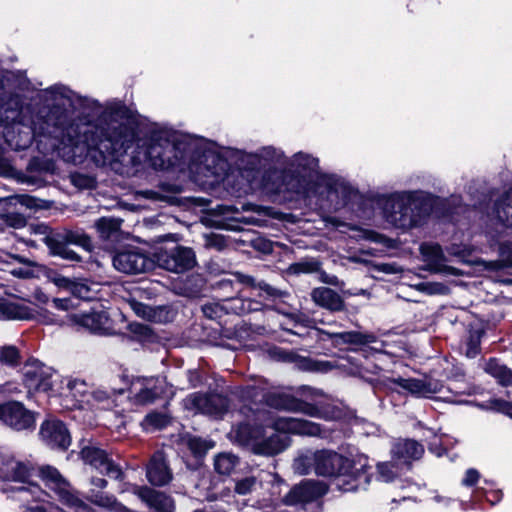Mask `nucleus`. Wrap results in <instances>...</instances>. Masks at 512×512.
<instances>
[{"label": "nucleus", "mask_w": 512, "mask_h": 512, "mask_svg": "<svg viewBox=\"0 0 512 512\" xmlns=\"http://www.w3.org/2000/svg\"><path fill=\"white\" fill-rule=\"evenodd\" d=\"M10 273L19 278H29L33 275L32 270L29 267H20L10 270Z\"/></svg>", "instance_id": "54"}, {"label": "nucleus", "mask_w": 512, "mask_h": 512, "mask_svg": "<svg viewBox=\"0 0 512 512\" xmlns=\"http://www.w3.org/2000/svg\"><path fill=\"white\" fill-rule=\"evenodd\" d=\"M40 474L45 485L54 490L61 502L67 507L68 510L65 512H91V508L74 495L69 484L55 468L50 466L43 467L40 470Z\"/></svg>", "instance_id": "7"}, {"label": "nucleus", "mask_w": 512, "mask_h": 512, "mask_svg": "<svg viewBox=\"0 0 512 512\" xmlns=\"http://www.w3.org/2000/svg\"><path fill=\"white\" fill-rule=\"evenodd\" d=\"M415 289L428 295H441L448 292L444 284L436 282H422L415 285Z\"/></svg>", "instance_id": "41"}, {"label": "nucleus", "mask_w": 512, "mask_h": 512, "mask_svg": "<svg viewBox=\"0 0 512 512\" xmlns=\"http://www.w3.org/2000/svg\"><path fill=\"white\" fill-rule=\"evenodd\" d=\"M329 338L334 340L335 344L351 343V344H370L375 342V336L373 334H364L360 332H341V333H329L324 332Z\"/></svg>", "instance_id": "30"}, {"label": "nucleus", "mask_w": 512, "mask_h": 512, "mask_svg": "<svg viewBox=\"0 0 512 512\" xmlns=\"http://www.w3.org/2000/svg\"><path fill=\"white\" fill-rule=\"evenodd\" d=\"M496 212L502 222L512 227V190L508 191L497 204Z\"/></svg>", "instance_id": "36"}, {"label": "nucleus", "mask_w": 512, "mask_h": 512, "mask_svg": "<svg viewBox=\"0 0 512 512\" xmlns=\"http://www.w3.org/2000/svg\"><path fill=\"white\" fill-rule=\"evenodd\" d=\"M21 356L17 347L8 345L0 348V363L9 367L20 364Z\"/></svg>", "instance_id": "39"}, {"label": "nucleus", "mask_w": 512, "mask_h": 512, "mask_svg": "<svg viewBox=\"0 0 512 512\" xmlns=\"http://www.w3.org/2000/svg\"><path fill=\"white\" fill-rule=\"evenodd\" d=\"M427 213L428 205L419 193H395L386 197L383 202L384 217L399 228L418 225Z\"/></svg>", "instance_id": "5"}, {"label": "nucleus", "mask_w": 512, "mask_h": 512, "mask_svg": "<svg viewBox=\"0 0 512 512\" xmlns=\"http://www.w3.org/2000/svg\"><path fill=\"white\" fill-rule=\"evenodd\" d=\"M72 321L93 333L109 335L115 332L114 322L105 310L73 315Z\"/></svg>", "instance_id": "17"}, {"label": "nucleus", "mask_w": 512, "mask_h": 512, "mask_svg": "<svg viewBox=\"0 0 512 512\" xmlns=\"http://www.w3.org/2000/svg\"><path fill=\"white\" fill-rule=\"evenodd\" d=\"M482 408L501 412L512 418V403L501 400L491 399L486 404L481 405Z\"/></svg>", "instance_id": "42"}, {"label": "nucleus", "mask_w": 512, "mask_h": 512, "mask_svg": "<svg viewBox=\"0 0 512 512\" xmlns=\"http://www.w3.org/2000/svg\"><path fill=\"white\" fill-rule=\"evenodd\" d=\"M59 239L66 242V244H73L82 247L86 251L92 249V241L88 235L81 231H65L55 235Z\"/></svg>", "instance_id": "35"}, {"label": "nucleus", "mask_w": 512, "mask_h": 512, "mask_svg": "<svg viewBox=\"0 0 512 512\" xmlns=\"http://www.w3.org/2000/svg\"><path fill=\"white\" fill-rule=\"evenodd\" d=\"M185 408L195 413H202L214 418H220L228 409V400L218 394H192L184 400Z\"/></svg>", "instance_id": "13"}, {"label": "nucleus", "mask_w": 512, "mask_h": 512, "mask_svg": "<svg viewBox=\"0 0 512 512\" xmlns=\"http://www.w3.org/2000/svg\"><path fill=\"white\" fill-rule=\"evenodd\" d=\"M391 381L418 397H430L431 395L438 393L442 388V384L440 382L432 379H405L398 377Z\"/></svg>", "instance_id": "22"}, {"label": "nucleus", "mask_w": 512, "mask_h": 512, "mask_svg": "<svg viewBox=\"0 0 512 512\" xmlns=\"http://www.w3.org/2000/svg\"><path fill=\"white\" fill-rule=\"evenodd\" d=\"M261 156L266 159L279 161L282 157V153L274 148L267 147L262 150Z\"/></svg>", "instance_id": "53"}, {"label": "nucleus", "mask_w": 512, "mask_h": 512, "mask_svg": "<svg viewBox=\"0 0 512 512\" xmlns=\"http://www.w3.org/2000/svg\"><path fill=\"white\" fill-rule=\"evenodd\" d=\"M430 450H431L433 453H435L437 456H442L443 451H444L443 449H441V450H440V449H437V448L435 447V444H431V446H430Z\"/></svg>", "instance_id": "61"}, {"label": "nucleus", "mask_w": 512, "mask_h": 512, "mask_svg": "<svg viewBox=\"0 0 512 512\" xmlns=\"http://www.w3.org/2000/svg\"><path fill=\"white\" fill-rule=\"evenodd\" d=\"M29 469L23 463L13 458L4 457V463L0 468V478L4 480L25 482L29 477Z\"/></svg>", "instance_id": "25"}, {"label": "nucleus", "mask_w": 512, "mask_h": 512, "mask_svg": "<svg viewBox=\"0 0 512 512\" xmlns=\"http://www.w3.org/2000/svg\"><path fill=\"white\" fill-rule=\"evenodd\" d=\"M312 298L316 304L332 311H340L344 306L341 297L334 290L327 287L314 289Z\"/></svg>", "instance_id": "27"}, {"label": "nucleus", "mask_w": 512, "mask_h": 512, "mask_svg": "<svg viewBox=\"0 0 512 512\" xmlns=\"http://www.w3.org/2000/svg\"><path fill=\"white\" fill-rule=\"evenodd\" d=\"M131 306L137 315L147 319L152 318V310L150 307L138 302H132Z\"/></svg>", "instance_id": "51"}, {"label": "nucleus", "mask_w": 512, "mask_h": 512, "mask_svg": "<svg viewBox=\"0 0 512 512\" xmlns=\"http://www.w3.org/2000/svg\"><path fill=\"white\" fill-rule=\"evenodd\" d=\"M52 302H53V306L57 310L69 311L70 309L73 308V304H72L71 300L68 298H54Z\"/></svg>", "instance_id": "52"}, {"label": "nucleus", "mask_w": 512, "mask_h": 512, "mask_svg": "<svg viewBox=\"0 0 512 512\" xmlns=\"http://www.w3.org/2000/svg\"><path fill=\"white\" fill-rule=\"evenodd\" d=\"M22 204H25L27 206H31V202H32V198L28 197V196H22Z\"/></svg>", "instance_id": "62"}, {"label": "nucleus", "mask_w": 512, "mask_h": 512, "mask_svg": "<svg viewBox=\"0 0 512 512\" xmlns=\"http://www.w3.org/2000/svg\"><path fill=\"white\" fill-rule=\"evenodd\" d=\"M99 292V284L86 279L74 280L71 293L81 299L91 300Z\"/></svg>", "instance_id": "32"}, {"label": "nucleus", "mask_w": 512, "mask_h": 512, "mask_svg": "<svg viewBox=\"0 0 512 512\" xmlns=\"http://www.w3.org/2000/svg\"><path fill=\"white\" fill-rule=\"evenodd\" d=\"M51 281L57 287H59L61 289H64V290H67L69 292H71L72 286H73V282H74V280H71L69 278H66V277H63V276H60V275H56V276L52 277Z\"/></svg>", "instance_id": "49"}, {"label": "nucleus", "mask_w": 512, "mask_h": 512, "mask_svg": "<svg viewBox=\"0 0 512 512\" xmlns=\"http://www.w3.org/2000/svg\"><path fill=\"white\" fill-rule=\"evenodd\" d=\"M94 398L99 401L103 402L104 400L109 399V394L106 391L97 390L93 393Z\"/></svg>", "instance_id": "56"}, {"label": "nucleus", "mask_w": 512, "mask_h": 512, "mask_svg": "<svg viewBox=\"0 0 512 512\" xmlns=\"http://www.w3.org/2000/svg\"><path fill=\"white\" fill-rule=\"evenodd\" d=\"M166 381L159 377H137L130 385V397L136 405L154 402L166 392Z\"/></svg>", "instance_id": "9"}, {"label": "nucleus", "mask_w": 512, "mask_h": 512, "mask_svg": "<svg viewBox=\"0 0 512 512\" xmlns=\"http://www.w3.org/2000/svg\"><path fill=\"white\" fill-rule=\"evenodd\" d=\"M31 512H46L43 507L37 506L30 509Z\"/></svg>", "instance_id": "64"}, {"label": "nucleus", "mask_w": 512, "mask_h": 512, "mask_svg": "<svg viewBox=\"0 0 512 512\" xmlns=\"http://www.w3.org/2000/svg\"><path fill=\"white\" fill-rule=\"evenodd\" d=\"M318 159L299 152L288 162L287 170L270 169L249 181L250 190H260L279 200L288 201L309 197L314 182L319 179Z\"/></svg>", "instance_id": "2"}, {"label": "nucleus", "mask_w": 512, "mask_h": 512, "mask_svg": "<svg viewBox=\"0 0 512 512\" xmlns=\"http://www.w3.org/2000/svg\"><path fill=\"white\" fill-rule=\"evenodd\" d=\"M420 252L423 261L426 263V269L434 273H445L457 275L458 270L446 264L448 261L443 254L441 247L437 244H422Z\"/></svg>", "instance_id": "20"}, {"label": "nucleus", "mask_w": 512, "mask_h": 512, "mask_svg": "<svg viewBox=\"0 0 512 512\" xmlns=\"http://www.w3.org/2000/svg\"><path fill=\"white\" fill-rule=\"evenodd\" d=\"M62 117H63V112H61V116L59 118H55L54 113H52L46 121L40 122L39 119H37V121L32 120L30 125H31V128L34 131V133L44 134L45 130H46L44 125H47V126L53 125L55 127H62L64 125V121L61 119Z\"/></svg>", "instance_id": "40"}, {"label": "nucleus", "mask_w": 512, "mask_h": 512, "mask_svg": "<svg viewBox=\"0 0 512 512\" xmlns=\"http://www.w3.org/2000/svg\"><path fill=\"white\" fill-rule=\"evenodd\" d=\"M435 501L438 503H444L445 505H447L449 503V499H447L445 497H441V496H436Z\"/></svg>", "instance_id": "63"}, {"label": "nucleus", "mask_w": 512, "mask_h": 512, "mask_svg": "<svg viewBox=\"0 0 512 512\" xmlns=\"http://www.w3.org/2000/svg\"><path fill=\"white\" fill-rule=\"evenodd\" d=\"M167 422L168 420L164 415L160 413H150L145 417L143 426L145 429H159L164 427Z\"/></svg>", "instance_id": "43"}, {"label": "nucleus", "mask_w": 512, "mask_h": 512, "mask_svg": "<svg viewBox=\"0 0 512 512\" xmlns=\"http://www.w3.org/2000/svg\"><path fill=\"white\" fill-rule=\"evenodd\" d=\"M81 457L85 463L95 468L101 474L114 479H118L122 474L120 468L99 448L84 447L81 451Z\"/></svg>", "instance_id": "18"}, {"label": "nucleus", "mask_w": 512, "mask_h": 512, "mask_svg": "<svg viewBox=\"0 0 512 512\" xmlns=\"http://www.w3.org/2000/svg\"><path fill=\"white\" fill-rule=\"evenodd\" d=\"M47 100L53 102L58 109L64 108L70 104V91L65 87H53L46 91Z\"/></svg>", "instance_id": "38"}, {"label": "nucleus", "mask_w": 512, "mask_h": 512, "mask_svg": "<svg viewBox=\"0 0 512 512\" xmlns=\"http://www.w3.org/2000/svg\"><path fill=\"white\" fill-rule=\"evenodd\" d=\"M424 452L422 445L414 440H402L393 448V455L404 462L419 459Z\"/></svg>", "instance_id": "28"}, {"label": "nucleus", "mask_w": 512, "mask_h": 512, "mask_svg": "<svg viewBox=\"0 0 512 512\" xmlns=\"http://www.w3.org/2000/svg\"><path fill=\"white\" fill-rule=\"evenodd\" d=\"M134 493L158 512H171L173 509L172 500L161 492L148 487H135Z\"/></svg>", "instance_id": "23"}, {"label": "nucleus", "mask_w": 512, "mask_h": 512, "mask_svg": "<svg viewBox=\"0 0 512 512\" xmlns=\"http://www.w3.org/2000/svg\"><path fill=\"white\" fill-rule=\"evenodd\" d=\"M34 298L41 304H46L49 301L48 296L41 290H36L34 292Z\"/></svg>", "instance_id": "55"}, {"label": "nucleus", "mask_w": 512, "mask_h": 512, "mask_svg": "<svg viewBox=\"0 0 512 512\" xmlns=\"http://www.w3.org/2000/svg\"><path fill=\"white\" fill-rule=\"evenodd\" d=\"M44 242L49 248L51 254L69 261H80L78 254L69 248L70 244H66V242L58 237L54 235H47L44 237Z\"/></svg>", "instance_id": "29"}, {"label": "nucleus", "mask_w": 512, "mask_h": 512, "mask_svg": "<svg viewBox=\"0 0 512 512\" xmlns=\"http://www.w3.org/2000/svg\"><path fill=\"white\" fill-rule=\"evenodd\" d=\"M4 222L12 228H22L26 225V219L24 216L18 213H11L4 216Z\"/></svg>", "instance_id": "46"}, {"label": "nucleus", "mask_w": 512, "mask_h": 512, "mask_svg": "<svg viewBox=\"0 0 512 512\" xmlns=\"http://www.w3.org/2000/svg\"><path fill=\"white\" fill-rule=\"evenodd\" d=\"M35 318L44 324L56 323L54 315L45 310L36 311L27 305L16 302H0L1 320H31Z\"/></svg>", "instance_id": "14"}, {"label": "nucleus", "mask_w": 512, "mask_h": 512, "mask_svg": "<svg viewBox=\"0 0 512 512\" xmlns=\"http://www.w3.org/2000/svg\"><path fill=\"white\" fill-rule=\"evenodd\" d=\"M319 268L317 262H301L293 266L295 272L311 273L317 271Z\"/></svg>", "instance_id": "50"}, {"label": "nucleus", "mask_w": 512, "mask_h": 512, "mask_svg": "<svg viewBox=\"0 0 512 512\" xmlns=\"http://www.w3.org/2000/svg\"><path fill=\"white\" fill-rule=\"evenodd\" d=\"M238 459L236 456L230 453L219 454L215 458L214 466L215 470L222 475H229L235 468Z\"/></svg>", "instance_id": "37"}, {"label": "nucleus", "mask_w": 512, "mask_h": 512, "mask_svg": "<svg viewBox=\"0 0 512 512\" xmlns=\"http://www.w3.org/2000/svg\"><path fill=\"white\" fill-rule=\"evenodd\" d=\"M259 288L264 292L266 293L267 295L269 296H273L274 295V289L272 287H270L269 285H266V284H263V285H259Z\"/></svg>", "instance_id": "59"}, {"label": "nucleus", "mask_w": 512, "mask_h": 512, "mask_svg": "<svg viewBox=\"0 0 512 512\" xmlns=\"http://www.w3.org/2000/svg\"><path fill=\"white\" fill-rule=\"evenodd\" d=\"M153 260L155 264L163 269L181 273L194 266L195 255L190 248L177 246L171 250H158Z\"/></svg>", "instance_id": "10"}, {"label": "nucleus", "mask_w": 512, "mask_h": 512, "mask_svg": "<svg viewBox=\"0 0 512 512\" xmlns=\"http://www.w3.org/2000/svg\"><path fill=\"white\" fill-rule=\"evenodd\" d=\"M89 497L91 502L107 512H129L128 509L121 503L117 502L113 496L92 492Z\"/></svg>", "instance_id": "34"}, {"label": "nucleus", "mask_w": 512, "mask_h": 512, "mask_svg": "<svg viewBox=\"0 0 512 512\" xmlns=\"http://www.w3.org/2000/svg\"><path fill=\"white\" fill-rule=\"evenodd\" d=\"M480 478V474L476 469L470 468L465 472L462 484L467 487L475 485Z\"/></svg>", "instance_id": "48"}, {"label": "nucleus", "mask_w": 512, "mask_h": 512, "mask_svg": "<svg viewBox=\"0 0 512 512\" xmlns=\"http://www.w3.org/2000/svg\"><path fill=\"white\" fill-rule=\"evenodd\" d=\"M56 394L71 396L75 399L83 397L89 390L87 382L80 378L66 377L58 382Z\"/></svg>", "instance_id": "26"}, {"label": "nucleus", "mask_w": 512, "mask_h": 512, "mask_svg": "<svg viewBox=\"0 0 512 512\" xmlns=\"http://www.w3.org/2000/svg\"><path fill=\"white\" fill-rule=\"evenodd\" d=\"M478 353L477 345L473 344V346L467 351V356L474 357Z\"/></svg>", "instance_id": "60"}, {"label": "nucleus", "mask_w": 512, "mask_h": 512, "mask_svg": "<svg viewBox=\"0 0 512 512\" xmlns=\"http://www.w3.org/2000/svg\"><path fill=\"white\" fill-rule=\"evenodd\" d=\"M188 446L195 454H202L213 448L214 444L211 441H205L200 438H191L188 441Z\"/></svg>", "instance_id": "44"}, {"label": "nucleus", "mask_w": 512, "mask_h": 512, "mask_svg": "<svg viewBox=\"0 0 512 512\" xmlns=\"http://www.w3.org/2000/svg\"><path fill=\"white\" fill-rule=\"evenodd\" d=\"M107 127L102 131L104 138H96L90 124L70 123L63 127V147L61 156L70 162L77 163L84 156L97 159L98 151L104 162L109 156H120L132 151L135 163H146L156 170L168 169L179 161L175 133L167 128L155 127L148 131L143 139L136 134L137 123L128 109L117 104L105 111Z\"/></svg>", "instance_id": "1"}, {"label": "nucleus", "mask_w": 512, "mask_h": 512, "mask_svg": "<svg viewBox=\"0 0 512 512\" xmlns=\"http://www.w3.org/2000/svg\"><path fill=\"white\" fill-rule=\"evenodd\" d=\"M121 220L102 217L95 223V227L103 239H117L120 232Z\"/></svg>", "instance_id": "31"}, {"label": "nucleus", "mask_w": 512, "mask_h": 512, "mask_svg": "<svg viewBox=\"0 0 512 512\" xmlns=\"http://www.w3.org/2000/svg\"><path fill=\"white\" fill-rule=\"evenodd\" d=\"M275 406L280 409L292 412H301L311 417H319L327 420L339 419L342 414L338 407L330 405L316 406L291 396L279 397L277 403H275Z\"/></svg>", "instance_id": "11"}, {"label": "nucleus", "mask_w": 512, "mask_h": 512, "mask_svg": "<svg viewBox=\"0 0 512 512\" xmlns=\"http://www.w3.org/2000/svg\"><path fill=\"white\" fill-rule=\"evenodd\" d=\"M235 492L245 496L257 493L263 498L260 507L269 506L273 503V497L280 493L279 479L277 475L267 471H260L257 475L246 476L235 482Z\"/></svg>", "instance_id": "6"}, {"label": "nucleus", "mask_w": 512, "mask_h": 512, "mask_svg": "<svg viewBox=\"0 0 512 512\" xmlns=\"http://www.w3.org/2000/svg\"><path fill=\"white\" fill-rule=\"evenodd\" d=\"M224 165V160L215 151L205 150L196 161L191 163L189 169L196 181H203L210 176H220Z\"/></svg>", "instance_id": "16"}, {"label": "nucleus", "mask_w": 512, "mask_h": 512, "mask_svg": "<svg viewBox=\"0 0 512 512\" xmlns=\"http://www.w3.org/2000/svg\"><path fill=\"white\" fill-rule=\"evenodd\" d=\"M114 267L123 273L138 274L154 268L155 261L138 248H129L118 252L113 257Z\"/></svg>", "instance_id": "12"}, {"label": "nucleus", "mask_w": 512, "mask_h": 512, "mask_svg": "<svg viewBox=\"0 0 512 512\" xmlns=\"http://www.w3.org/2000/svg\"><path fill=\"white\" fill-rule=\"evenodd\" d=\"M60 376L38 361L27 363L24 367V384L31 392H45L56 395Z\"/></svg>", "instance_id": "8"}, {"label": "nucleus", "mask_w": 512, "mask_h": 512, "mask_svg": "<svg viewBox=\"0 0 512 512\" xmlns=\"http://www.w3.org/2000/svg\"><path fill=\"white\" fill-rule=\"evenodd\" d=\"M91 484L97 488L104 489L107 486V481L103 478L94 477L91 479Z\"/></svg>", "instance_id": "57"}, {"label": "nucleus", "mask_w": 512, "mask_h": 512, "mask_svg": "<svg viewBox=\"0 0 512 512\" xmlns=\"http://www.w3.org/2000/svg\"><path fill=\"white\" fill-rule=\"evenodd\" d=\"M147 478L151 484L156 486L165 485L171 480V473L162 453L158 452L152 457L147 468Z\"/></svg>", "instance_id": "24"}, {"label": "nucleus", "mask_w": 512, "mask_h": 512, "mask_svg": "<svg viewBox=\"0 0 512 512\" xmlns=\"http://www.w3.org/2000/svg\"><path fill=\"white\" fill-rule=\"evenodd\" d=\"M293 469L300 475L314 472L322 477L341 478L344 491L365 488L371 477V466L365 455L348 458L330 449L300 451L294 459Z\"/></svg>", "instance_id": "3"}, {"label": "nucleus", "mask_w": 512, "mask_h": 512, "mask_svg": "<svg viewBox=\"0 0 512 512\" xmlns=\"http://www.w3.org/2000/svg\"><path fill=\"white\" fill-rule=\"evenodd\" d=\"M327 492V485L321 481L307 480L294 487L285 498L287 504L313 501Z\"/></svg>", "instance_id": "21"}, {"label": "nucleus", "mask_w": 512, "mask_h": 512, "mask_svg": "<svg viewBox=\"0 0 512 512\" xmlns=\"http://www.w3.org/2000/svg\"><path fill=\"white\" fill-rule=\"evenodd\" d=\"M371 272L384 274H398L402 272L401 267L392 263H374L370 266Z\"/></svg>", "instance_id": "45"}, {"label": "nucleus", "mask_w": 512, "mask_h": 512, "mask_svg": "<svg viewBox=\"0 0 512 512\" xmlns=\"http://www.w3.org/2000/svg\"><path fill=\"white\" fill-rule=\"evenodd\" d=\"M506 249L509 251V255L507 257H504V261L506 265L512 266V245H508ZM505 251L503 250L502 255H504Z\"/></svg>", "instance_id": "58"}, {"label": "nucleus", "mask_w": 512, "mask_h": 512, "mask_svg": "<svg viewBox=\"0 0 512 512\" xmlns=\"http://www.w3.org/2000/svg\"><path fill=\"white\" fill-rule=\"evenodd\" d=\"M42 440L51 447L66 449L70 443V434L65 425L56 419H47L40 427Z\"/></svg>", "instance_id": "19"}, {"label": "nucleus", "mask_w": 512, "mask_h": 512, "mask_svg": "<svg viewBox=\"0 0 512 512\" xmlns=\"http://www.w3.org/2000/svg\"><path fill=\"white\" fill-rule=\"evenodd\" d=\"M281 433L303 436L325 437L327 434L315 422L293 418L279 417L271 428H252L242 424L232 431L233 437L242 445H250L254 452L262 455H274L282 452L288 445V437Z\"/></svg>", "instance_id": "4"}, {"label": "nucleus", "mask_w": 512, "mask_h": 512, "mask_svg": "<svg viewBox=\"0 0 512 512\" xmlns=\"http://www.w3.org/2000/svg\"><path fill=\"white\" fill-rule=\"evenodd\" d=\"M485 371L503 386L512 384V371L496 360H489L485 366Z\"/></svg>", "instance_id": "33"}, {"label": "nucleus", "mask_w": 512, "mask_h": 512, "mask_svg": "<svg viewBox=\"0 0 512 512\" xmlns=\"http://www.w3.org/2000/svg\"><path fill=\"white\" fill-rule=\"evenodd\" d=\"M378 472L382 481L389 482L396 475V471L394 470V465L390 463H381L378 464Z\"/></svg>", "instance_id": "47"}, {"label": "nucleus", "mask_w": 512, "mask_h": 512, "mask_svg": "<svg viewBox=\"0 0 512 512\" xmlns=\"http://www.w3.org/2000/svg\"><path fill=\"white\" fill-rule=\"evenodd\" d=\"M0 420L16 430H25L35 424L33 413L19 402L0 404Z\"/></svg>", "instance_id": "15"}]
</instances>
